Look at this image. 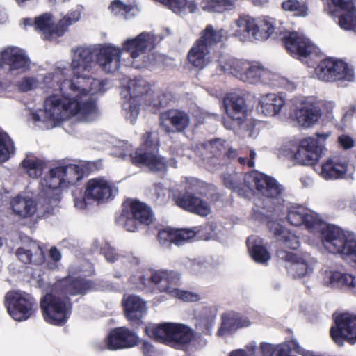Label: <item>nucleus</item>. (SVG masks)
<instances>
[{
  "label": "nucleus",
  "instance_id": "1",
  "mask_svg": "<svg viewBox=\"0 0 356 356\" xmlns=\"http://www.w3.org/2000/svg\"><path fill=\"white\" fill-rule=\"evenodd\" d=\"M60 92L46 98L44 110L31 113V119L35 125L48 129L70 117H75L80 122H91L97 117V109L92 101H87L81 106L71 87L66 88L65 85L60 88Z\"/></svg>",
  "mask_w": 356,
  "mask_h": 356
},
{
  "label": "nucleus",
  "instance_id": "2",
  "mask_svg": "<svg viewBox=\"0 0 356 356\" xmlns=\"http://www.w3.org/2000/svg\"><path fill=\"white\" fill-rule=\"evenodd\" d=\"M92 286L90 281L81 278L63 280L54 284L51 292L40 301L45 321L55 325L64 324L72 312V304L67 296L86 293Z\"/></svg>",
  "mask_w": 356,
  "mask_h": 356
},
{
  "label": "nucleus",
  "instance_id": "3",
  "mask_svg": "<svg viewBox=\"0 0 356 356\" xmlns=\"http://www.w3.org/2000/svg\"><path fill=\"white\" fill-rule=\"evenodd\" d=\"M222 179L225 186L236 191L240 196L249 197L252 193H257L268 198L277 200L280 204L284 188L271 177L257 171L242 175L236 172H224Z\"/></svg>",
  "mask_w": 356,
  "mask_h": 356
},
{
  "label": "nucleus",
  "instance_id": "4",
  "mask_svg": "<svg viewBox=\"0 0 356 356\" xmlns=\"http://www.w3.org/2000/svg\"><path fill=\"white\" fill-rule=\"evenodd\" d=\"M268 227L270 232L277 237L279 243V249L276 255L280 260L286 263V268L289 274L294 278H302L310 274L313 269L305 260L284 250L285 248L291 250L298 249L300 246L298 237L278 222H270L268 223Z\"/></svg>",
  "mask_w": 356,
  "mask_h": 356
},
{
  "label": "nucleus",
  "instance_id": "5",
  "mask_svg": "<svg viewBox=\"0 0 356 356\" xmlns=\"http://www.w3.org/2000/svg\"><path fill=\"white\" fill-rule=\"evenodd\" d=\"M322 242L326 250L340 253L349 263L356 266V237L335 225H327L321 232Z\"/></svg>",
  "mask_w": 356,
  "mask_h": 356
},
{
  "label": "nucleus",
  "instance_id": "6",
  "mask_svg": "<svg viewBox=\"0 0 356 356\" xmlns=\"http://www.w3.org/2000/svg\"><path fill=\"white\" fill-rule=\"evenodd\" d=\"M219 70L229 73L241 81L250 84L262 83L269 84L274 75L261 65L253 64L245 60L230 58L224 65L218 66Z\"/></svg>",
  "mask_w": 356,
  "mask_h": 356
},
{
  "label": "nucleus",
  "instance_id": "7",
  "mask_svg": "<svg viewBox=\"0 0 356 356\" xmlns=\"http://www.w3.org/2000/svg\"><path fill=\"white\" fill-rule=\"evenodd\" d=\"M59 167L51 169L43 179L44 186L40 193L39 204L42 205L44 215L48 216L57 210L61 197V188H66Z\"/></svg>",
  "mask_w": 356,
  "mask_h": 356
},
{
  "label": "nucleus",
  "instance_id": "8",
  "mask_svg": "<svg viewBox=\"0 0 356 356\" xmlns=\"http://www.w3.org/2000/svg\"><path fill=\"white\" fill-rule=\"evenodd\" d=\"M118 189L108 180L102 178L90 179L86 185L83 196L74 199V206L80 209H89L92 202L97 204L112 199L118 193Z\"/></svg>",
  "mask_w": 356,
  "mask_h": 356
},
{
  "label": "nucleus",
  "instance_id": "9",
  "mask_svg": "<svg viewBox=\"0 0 356 356\" xmlns=\"http://www.w3.org/2000/svg\"><path fill=\"white\" fill-rule=\"evenodd\" d=\"M122 150L113 153L116 156L125 158L128 156L131 163L135 165H145L151 171H165L168 166L177 167V161L175 159H170L167 161L164 157L156 152H143V149H137L134 154L131 153L130 146L124 144L122 146Z\"/></svg>",
  "mask_w": 356,
  "mask_h": 356
},
{
  "label": "nucleus",
  "instance_id": "10",
  "mask_svg": "<svg viewBox=\"0 0 356 356\" xmlns=\"http://www.w3.org/2000/svg\"><path fill=\"white\" fill-rule=\"evenodd\" d=\"M149 279L160 291H165L186 302H195L199 300L198 295L192 292L181 291L175 287L180 281V275L177 272L155 271L152 273Z\"/></svg>",
  "mask_w": 356,
  "mask_h": 356
},
{
  "label": "nucleus",
  "instance_id": "11",
  "mask_svg": "<svg viewBox=\"0 0 356 356\" xmlns=\"http://www.w3.org/2000/svg\"><path fill=\"white\" fill-rule=\"evenodd\" d=\"M330 136V132L316 133L314 136L302 140L294 155L295 160L304 165L314 164L321 156L325 149V140Z\"/></svg>",
  "mask_w": 356,
  "mask_h": 356
},
{
  "label": "nucleus",
  "instance_id": "12",
  "mask_svg": "<svg viewBox=\"0 0 356 356\" xmlns=\"http://www.w3.org/2000/svg\"><path fill=\"white\" fill-rule=\"evenodd\" d=\"M5 305L10 316L17 321L27 320L35 311L34 299L22 291H8L5 296Z\"/></svg>",
  "mask_w": 356,
  "mask_h": 356
},
{
  "label": "nucleus",
  "instance_id": "13",
  "mask_svg": "<svg viewBox=\"0 0 356 356\" xmlns=\"http://www.w3.org/2000/svg\"><path fill=\"white\" fill-rule=\"evenodd\" d=\"M315 74L319 80L325 82L352 81L354 79L353 72L346 63L332 58L321 60L315 68Z\"/></svg>",
  "mask_w": 356,
  "mask_h": 356
},
{
  "label": "nucleus",
  "instance_id": "14",
  "mask_svg": "<svg viewBox=\"0 0 356 356\" xmlns=\"http://www.w3.org/2000/svg\"><path fill=\"white\" fill-rule=\"evenodd\" d=\"M335 325L330 329V335L338 346L344 341L350 344L356 343V315L343 313L334 316Z\"/></svg>",
  "mask_w": 356,
  "mask_h": 356
},
{
  "label": "nucleus",
  "instance_id": "15",
  "mask_svg": "<svg viewBox=\"0 0 356 356\" xmlns=\"http://www.w3.org/2000/svg\"><path fill=\"white\" fill-rule=\"evenodd\" d=\"M104 81L90 77V73H84L81 76L72 78V82H69L68 86L74 93V97L79 99L81 106L87 101L91 100L96 104L91 98H87L89 95H95L105 91Z\"/></svg>",
  "mask_w": 356,
  "mask_h": 356
},
{
  "label": "nucleus",
  "instance_id": "16",
  "mask_svg": "<svg viewBox=\"0 0 356 356\" xmlns=\"http://www.w3.org/2000/svg\"><path fill=\"white\" fill-rule=\"evenodd\" d=\"M154 35L150 33L143 32L137 37L127 39L123 43L122 49L130 54L131 57L135 60L133 65L136 68L146 67L148 60H143L142 63H138L137 58L142 57L146 58L145 54L149 49L154 47Z\"/></svg>",
  "mask_w": 356,
  "mask_h": 356
},
{
  "label": "nucleus",
  "instance_id": "17",
  "mask_svg": "<svg viewBox=\"0 0 356 356\" xmlns=\"http://www.w3.org/2000/svg\"><path fill=\"white\" fill-rule=\"evenodd\" d=\"M150 90V85L143 78H136L128 82L127 90L130 95L131 100L124 104L123 107L125 111L126 118L134 124L139 114V104L136 98L140 97L147 93Z\"/></svg>",
  "mask_w": 356,
  "mask_h": 356
},
{
  "label": "nucleus",
  "instance_id": "18",
  "mask_svg": "<svg viewBox=\"0 0 356 356\" xmlns=\"http://www.w3.org/2000/svg\"><path fill=\"white\" fill-rule=\"evenodd\" d=\"M1 67L12 73H23L30 67V60L24 51L17 47H8L0 53Z\"/></svg>",
  "mask_w": 356,
  "mask_h": 356
},
{
  "label": "nucleus",
  "instance_id": "19",
  "mask_svg": "<svg viewBox=\"0 0 356 356\" xmlns=\"http://www.w3.org/2000/svg\"><path fill=\"white\" fill-rule=\"evenodd\" d=\"M138 337L133 331L124 327L113 329L104 339L101 350H116L136 346Z\"/></svg>",
  "mask_w": 356,
  "mask_h": 356
},
{
  "label": "nucleus",
  "instance_id": "20",
  "mask_svg": "<svg viewBox=\"0 0 356 356\" xmlns=\"http://www.w3.org/2000/svg\"><path fill=\"white\" fill-rule=\"evenodd\" d=\"M190 117L181 110H169L160 115L159 127L166 134L183 132L190 124Z\"/></svg>",
  "mask_w": 356,
  "mask_h": 356
},
{
  "label": "nucleus",
  "instance_id": "21",
  "mask_svg": "<svg viewBox=\"0 0 356 356\" xmlns=\"http://www.w3.org/2000/svg\"><path fill=\"white\" fill-rule=\"evenodd\" d=\"M283 40L288 52L298 58L307 57L315 49L308 38L297 32L287 33L283 37Z\"/></svg>",
  "mask_w": 356,
  "mask_h": 356
},
{
  "label": "nucleus",
  "instance_id": "22",
  "mask_svg": "<svg viewBox=\"0 0 356 356\" xmlns=\"http://www.w3.org/2000/svg\"><path fill=\"white\" fill-rule=\"evenodd\" d=\"M223 105L228 116L241 124L244 121L248 111L245 94L243 92L229 93L225 97Z\"/></svg>",
  "mask_w": 356,
  "mask_h": 356
},
{
  "label": "nucleus",
  "instance_id": "23",
  "mask_svg": "<svg viewBox=\"0 0 356 356\" xmlns=\"http://www.w3.org/2000/svg\"><path fill=\"white\" fill-rule=\"evenodd\" d=\"M294 111L298 122L305 127L314 124L321 115L319 106L310 97L301 99Z\"/></svg>",
  "mask_w": 356,
  "mask_h": 356
},
{
  "label": "nucleus",
  "instance_id": "24",
  "mask_svg": "<svg viewBox=\"0 0 356 356\" xmlns=\"http://www.w3.org/2000/svg\"><path fill=\"white\" fill-rule=\"evenodd\" d=\"M348 160L341 155L330 156L320 167V175L325 179H339L346 177Z\"/></svg>",
  "mask_w": 356,
  "mask_h": 356
},
{
  "label": "nucleus",
  "instance_id": "25",
  "mask_svg": "<svg viewBox=\"0 0 356 356\" xmlns=\"http://www.w3.org/2000/svg\"><path fill=\"white\" fill-rule=\"evenodd\" d=\"M73 56L71 67L74 76L90 73L95 56V49L92 47H79L72 49Z\"/></svg>",
  "mask_w": 356,
  "mask_h": 356
},
{
  "label": "nucleus",
  "instance_id": "26",
  "mask_svg": "<svg viewBox=\"0 0 356 356\" xmlns=\"http://www.w3.org/2000/svg\"><path fill=\"white\" fill-rule=\"evenodd\" d=\"M122 50L112 44L102 45L96 54L97 63L105 72L113 73L120 65Z\"/></svg>",
  "mask_w": 356,
  "mask_h": 356
},
{
  "label": "nucleus",
  "instance_id": "27",
  "mask_svg": "<svg viewBox=\"0 0 356 356\" xmlns=\"http://www.w3.org/2000/svg\"><path fill=\"white\" fill-rule=\"evenodd\" d=\"M70 70L65 67H57L53 72L46 74L40 81V88L44 92H51L58 90L65 85L68 88V83L72 82V79H68L67 76Z\"/></svg>",
  "mask_w": 356,
  "mask_h": 356
},
{
  "label": "nucleus",
  "instance_id": "28",
  "mask_svg": "<svg viewBox=\"0 0 356 356\" xmlns=\"http://www.w3.org/2000/svg\"><path fill=\"white\" fill-rule=\"evenodd\" d=\"M336 7L343 13L339 16V25L344 30L356 32V6L353 0H330Z\"/></svg>",
  "mask_w": 356,
  "mask_h": 356
},
{
  "label": "nucleus",
  "instance_id": "29",
  "mask_svg": "<svg viewBox=\"0 0 356 356\" xmlns=\"http://www.w3.org/2000/svg\"><path fill=\"white\" fill-rule=\"evenodd\" d=\"M236 29L234 35L242 42L255 40V38H262L258 32L257 19L249 15H241L236 21Z\"/></svg>",
  "mask_w": 356,
  "mask_h": 356
},
{
  "label": "nucleus",
  "instance_id": "30",
  "mask_svg": "<svg viewBox=\"0 0 356 356\" xmlns=\"http://www.w3.org/2000/svg\"><path fill=\"white\" fill-rule=\"evenodd\" d=\"M176 204L179 207L201 216H207L211 213V207L207 202L191 193L177 197Z\"/></svg>",
  "mask_w": 356,
  "mask_h": 356
},
{
  "label": "nucleus",
  "instance_id": "31",
  "mask_svg": "<svg viewBox=\"0 0 356 356\" xmlns=\"http://www.w3.org/2000/svg\"><path fill=\"white\" fill-rule=\"evenodd\" d=\"M323 283L332 288L346 287L356 293V277L338 271H325Z\"/></svg>",
  "mask_w": 356,
  "mask_h": 356
},
{
  "label": "nucleus",
  "instance_id": "32",
  "mask_svg": "<svg viewBox=\"0 0 356 356\" xmlns=\"http://www.w3.org/2000/svg\"><path fill=\"white\" fill-rule=\"evenodd\" d=\"M16 255L24 264L33 263L38 265L44 260L43 251L35 241H31L25 246L17 248Z\"/></svg>",
  "mask_w": 356,
  "mask_h": 356
},
{
  "label": "nucleus",
  "instance_id": "33",
  "mask_svg": "<svg viewBox=\"0 0 356 356\" xmlns=\"http://www.w3.org/2000/svg\"><path fill=\"white\" fill-rule=\"evenodd\" d=\"M122 304L126 316L129 321L140 320L147 313L145 302L137 296L124 297Z\"/></svg>",
  "mask_w": 356,
  "mask_h": 356
},
{
  "label": "nucleus",
  "instance_id": "34",
  "mask_svg": "<svg viewBox=\"0 0 356 356\" xmlns=\"http://www.w3.org/2000/svg\"><path fill=\"white\" fill-rule=\"evenodd\" d=\"M247 245L250 256L256 262L264 264L270 259V254L265 247L263 239L259 236H249Z\"/></svg>",
  "mask_w": 356,
  "mask_h": 356
},
{
  "label": "nucleus",
  "instance_id": "35",
  "mask_svg": "<svg viewBox=\"0 0 356 356\" xmlns=\"http://www.w3.org/2000/svg\"><path fill=\"white\" fill-rule=\"evenodd\" d=\"M261 112L266 116H275L280 113L285 104L282 97L275 93L263 95L259 99Z\"/></svg>",
  "mask_w": 356,
  "mask_h": 356
},
{
  "label": "nucleus",
  "instance_id": "36",
  "mask_svg": "<svg viewBox=\"0 0 356 356\" xmlns=\"http://www.w3.org/2000/svg\"><path fill=\"white\" fill-rule=\"evenodd\" d=\"M209 49L197 40L188 54V62L194 67L202 69L210 62Z\"/></svg>",
  "mask_w": 356,
  "mask_h": 356
},
{
  "label": "nucleus",
  "instance_id": "37",
  "mask_svg": "<svg viewBox=\"0 0 356 356\" xmlns=\"http://www.w3.org/2000/svg\"><path fill=\"white\" fill-rule=\"evenodd\" d=\"M171 330L169 343L178 349L189 343L194 337L193 330L184 325L172 323Z\"/></svg>",
  "mask_w": 356,
  "mask_h": 356
},
{
  "label": "nucleus",
  "instance_id": "38",
  "mask_svg": "<svg viewBox=\"0 0 356 356\" xmlns=\"http://www.w3.org/2000/svg\"><path fill=\"white\" fill-rule=\"evenodd\" d=\"M14 213L22 217L32 216L37 210L35 202L29 197L17 195L11 201Z\"/></svg>",
  "mask_w": 356,
  "mask_h": 356
},
{
  "label": "nucleus",
  "instance_id": "39",
  "mask_svg": "<svg viewBox=\"0 0 356 356\" xmlns=\"http://www.w3.org/2000/svg\"><path fill=\"white\" fill-rule=\"evenodd\" d=\"M129 206L131 214L138 220V222L149 225L153 222V213L150 207L146 204L138 200H131Z\"/></svg>",
  "mask_w": 356,
  "mask_h": 356
},
{
  "label": "nucleus",
  "instance_id": "40",
  "mask_svg": "<svg viewBox=\"0 0 356 356\" xmlns=\"http://www.w3.org/2000/svg\"><path fill=\"white\" fill-rule=\"evenodd\" d=\"M226 36V32L222 29H215L208 24L201 32V36L197 40L202 44L207 45L209 49L220 43Z\"/></svg>",
  "mask_w": 356,
  "mask_h": 356
},
{
  "label": "nucleus",
  "instance_id": "41",
  "mask_svg": "<svg viewBox=\"0 0 356 356\" xmlns=\"http://www.w3.org/2000/svg\"><path fill=\"white\" fill-rule=\"evenodd\" d=\"M172 324V323H165L158 325L148 326L145 327V332L159 342L169 343Z\"/></svg>",
  "mask_w": 356,
  "mask_h": 356
},
{
  "label": "nucleus",
  "instance_id": "42",
  "mask_svg": "<svg viewBox=\"0 0 356 356\" xmlns=\"http://www.w3.org/2000/svg\"><path fill=\"white\" fill-rule=\"evenodd\" d=\"M62 169L64 184L67 188L70 185L75 184L83 177V170L79 165L70 164L65 166H59Z\"/></svg>",
  "mask_w": 356,
  "mask_h": 356
},
{
  "label": "nucleus",
  "instance_id": "43",
  "mask_svg": "<svg viewBox=\"0 0 356 356\" xmlns=\"http://www.w3.org/2000/svg\"><path fill=\"white\" fill-rule=\"evenodd\" d=\"M35 27L44 34L46 39L50 40L54 35H56V26H53L51 16L48 13L35 19Z\"/></svg>",
  "mask_w": 356,
  "mask_h": 356
},
{
  "label": "nucleus",
  "instance_id": "44",
  "mask_svg": "<svg viewBox=\"0 0 356 356\" xmlns=\"http://www.w3.org/2000/svg\"><path fill=\"white\" fill-rule=\"evenodd\" d=\"M109 9L115 15H120L125 19H131L138 13V10L136 7L126 5L120 0L113 1L110 5Z\"/></svg>",
  "mask_w": 356,
  "mask_h": 356
},
{
  "label": "nucleus",
  "instance_id": "45",
  "mask_svg": "<svg viewBox=\"0 0 356 356\" xmlns=\"http://www.w3.org/2000/svg\"><path fill=\"white\" fill-rule=\"evenodd\" d=\"M15 147L10 136L0 129V163L8 161L14 154Z\"/></svg>",
  "mask_w": 356,
  "mask_h": 356
},
{
  "label": "nucleus",
  "instance_id": "46",
  "mask_svg": "<svg viewBox=\"0 0 356 356\" xmlns=\"http://www.w3.org/2000/svg\"><path fill=\"white\" fill-rule=\"evenodd\" d=\"M282 8L285 11L293 13L295 16L306 17L308 15L307 5L303 1L286 0L282 2Z\"/></svg>",
  "mask_w": 356,
  "mask_h": 356
},
{
  "label": "nucleus",
  "instance_id": "47",
  "mask_svg": "<svg viewBox=\"0 0 356 356\" xmlns=\"http://www.w3.org/2000/svg\"><path fill=\"white\" fill-rule=\"evenodd\" d=\"M258 32L262 38H255L257 40H264L269 38L275 31V20L270 17H265L262 19H257Z\"/></svg>",
  "mask_w": 356,
  "mask_h": 356
},
{
  "label": "nucleus",
  "instance_id": "48",
  "mask_svg": "<svg viewBox=\"0 0 356 356\" xmlns=\"http://www.w3.org/2000/svg\"><path fill=\"white\" fill-rule=\"evenodd\" d=\"M143 142L138 149H143V152H157L159 147V138L157 134L151 131L146 132L143 137Z\"/></svg>",
  "mask_w": 356,
  "mask_h": 356
},
{
  "label": "nucleus",
  "instance_id": "49",
  "mask_svg": "<svg viewBox=\"0 0 356 356\" xmlns=\"http://www.w3.org/2000/svg\"><path fill=\"white\" fill-rule=\"evenodd\" d=\"M234 3L230 0H203L202 6L209 12L222 13Z\"/></svg>",
  "mask_w": 356,
  "mask_h": 356
},
{
  "label": "nucleus",
  "instance_id": "50",
  "mask_svg": "<svg viewBox=\"0 0 356 356\" xmlns=\"http://www.w3.org/2000/svg\"><path fill=\"white\" fill-rule=\"evenodd\" d=\"M222 321L221 327L218 333L219 335H224L227 333L236 331L238 328L237 325L236 314L230 313L222 316Z\"/></svg>",
  "mask_w": 356,
  "mask_h": 356
},
{
  "label": "nucleus",
  "instance_id": "51",
  "mask_svg": "<svg viewBox=\"0 0 356 356\" xmlns=\"http://www.w3.org/2000/svg\"><path fill=\"white\" fill-rule=\"evenodd\" d=\"M81 17V13L79 10H74L65 16L56 25V35L61 36L67 31L70 25L77 22Z\"/></svg>",
  "mask_w": 356,
  "mask_h": 356
},
{
  "label": "nucleus",
  "instance_id": "52",
  "mask_svg": "<svg viewBox=\"0 0 356 356\" xmlns=\"http://www.w3.org/2000/svg\"><path fill=\"white\" fill-rule=\"evenodd\" d=\"M22 164L30 177L37 178L42 173L43 163L41 161L33 158L26 159L22 161Z\"/></svg>",
  "mask_w": 356,
  "mask_h": 356
},
{
  "label": "nucleus",
  "instance_id": "53",
  "mask_svg": "<svg viewBox=\"0 0 356 356\" xmlns=\"http://www.w3.org/2000/svg\"><path fill=\"white\" fill-rule=\"evenodd\" d=\"M200 232V227H195L193 229H181L175 230V244L176 245H182L193 238Z\"/></svg>",
  "mask_w": 356,
  "mask_h": 356
},
{
  "label": "nucleus",
  "instance_id": "54",
  "mask_svg": "<svg viewBox=\"0 0 356 356\" xmlns=\"http://www.w3.org/2000/svg\"><path fill=\"white\" fill-rule=\"evenodd\" d=\"M306 209L301 207H291L288 211L287 219L291 225L300 226L303 224Z\"/></svg>",
  "mask_w": 356,
  "mask_h": 356
},
{
  "label": "nucleus",
  "instance_id": "55",
  "mask_svg": "<svg viewBox=\"0 0 356 356\" xmlns=\"http://www.w3.org/2000/svg\"><path fill=\"white\" fill-rule=\"evenodd\" d=\"M138 220L131 215L123 212L116 220L118 225L123 227L128 232H136L138 229Z\"/></svg>",
  "mask_w": 356,
  "mask_h": 356
},
{
  "label": "nucleus",
  "instance_id": "56",
  "mask_svg": "<svg viewBox=\"0 0 356 356\" xmlns=\"http://www.w3.org/2000/svg\"><path fill=\"white\" fill-rule=\"evenodd\" d=\"M40 81L33 76H24L18 83V88L22 92H27L40 88Z\"/></svg>",
  "mask_w": 356,
  "mask_h": 356
},
{
  "label": "nucleus",
  "instance_id": "57",
  "mask_svg": "<svg viewBox=\"0 0 356 356\" xmlns=\"http://www.w3.org/2000/svg\"><path fill=\"white\" fill-rule=\"evenodd\" d=\"M175 230L167 228L159 231L158 240L160 244L165 248H170L171 244H175Z\"/></svg>",
  "mask_w": 356,
  "mask_h": 356
},
{
  "label": "nucleus",
  "instance_id": "58",
  "mask_svg": "<svg viewBox=\"0 0 356 356\" xmlns=\"http://www.w3.org/2000/svg\"><path fill=\"white\" fill-rule=\"evenodd\" d=\"M208 311L204 314V316L200 320L198 325L201 327L202 331L205 333H209L214 324L215 317L212 314H208Z\"/></svg>",
  "mask_w": 356,
  "mask_h": 356
},
{
  "label": "nucleus",
  "instance_id": "59",
  "mask_svg": "<svg viewBox=\"0 0 356 356\" xmlns=\"http://www.w3.org/2000/svg\"><path fill=\"white\" fill-rule=\"evenodd\" d=\"M101 253L104 256L105 259L108 262H115L119 259V254L109 244L105 243L104 245L101 247Z\"/></svg>",
  "mask_w": 356,
  "mask_h": 356
},
{
  "label": "nucleus",
  "instance_id": "60",
  "mask_svg": "<svg viewBox=\"0 0 356 356\" xmlns=\"http://www.w3.org/2000/svg\"><path fill=\"white\" fill-rule=\"evenodd\" d=\"M320 222V218L317 213L307 210H305V215L304 216L303 224L307 228H312Z\"/></svg>",
  "mask_w": 356,
  "mask_h": 356
},
{
  "label": "nucleus",
  "instance_id": "61",
  "mask_svg": "<svg viewBox=\"0 0 356 356\" xmlns=\"http://www.w3.org/2000/svg\"><path fill=\"white\" fill-rule=\"evenodd\" d=\"M338 143L344 149H350L355 146V140L353 138L345 134L339 136Z\"/></svg>",
  "mask_w": 356,
  "mask_h": 356
},
{
  "label": "nucleus",
  "instance_id": "62",
  "mask_svg": "<svg viewBox=\"0 0 356 356\" xmlns=\"http://www.w3.org/2000/svg\"><path fill=\"white\" fill-rule=\"evenodd\" d=\"M153 195L154 196V200L158 204H161L165 200V190L161 184L154 185V193Z\"/></svg>",
  "mask_w": 356,
  "mask_h": 356
},
{
  "label": "nucleus",
  "instance_id": "63",
  "mask_svg": "<svg viewBox=\"0 0 356 356\" xmlns=\"http://www.w3.org/2000/svg\"><path fill=\"white\" fill-rule=\"evenodd\" d=\"M205 145L208 149L211 148L212 153L216 154L223 148V140L220 138L211 140Z\"/></svg>",
  "mask_w": 356,
  "mask_h": 356
},
{
  "label": "nucleus",
  "instance_id": "64",
  "mask_svg": "<svg viewBox=\"0 0 356 356\" xmlns=\"http://www.w3.org/2000/svg\"><path fill=\"white\" fill-rule=\"evenodd\" d=\"M237 325L238 328L247 327L250 325V321L246 317H241L236 314Z\"/></svg>",
  "mask_w": 356,
  "mask_h": 356
}]
</instances>
